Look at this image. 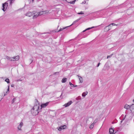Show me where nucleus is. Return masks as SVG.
I'll list each match as a JSON object with an SVG mask.
<instances>
[{
	"instance_id": "obj_1",
	"label": "nucleus",
	"mask_w": 134,
	"mask_h": 134,
	"mask_svg": "<svg viewBox=\"0 0 134 134\" xmlns=\"http://www.w3.org/2000/svg\"><path fill=\"white\" fill-rule=\"evenodd\" d=\"M40 105L39 104L35 105L33 108L31 109V113L34 115H37L40 110Z\"/></svg>"
},
{
	"instance_id": "obj_2",
	"label": "nucleus",
	"mask_w": 134,
	"mask_h": 134,
	"mask_svg": "<svg viewBox=\"0 0 134 134\" xmlns=\"http://www.w3.org/2000/svg\"><path fill=\"white\" fill-rule=\"evenodd\" d=\"M49 12L48 11H42L38 13L37 14L34 15L33 16V19H35L37 18L38 16L44 14H46L48 13Z\"/></svg>"
},
{
	"instance_id": "obj_3",
	"label": "nucleus",
	"mask_w": 134,
	"mask_h": 134,
	"mask_svg": "<svg viewBox=\"0 0 134 134\" xmlns=\"http://www.w3.org/2000/svg\"><path fill=\"white\" fill-rule=\"evenodd\" d=\"M8 6V3H7L5 2L3 4L2 10L4 11H5Z\"/></svg>"
},
{
	"instance_id": "obj_4",
	"label": "nucleus",
	"mask_w": 134,
	"mask_h": 134,
	"mask_svg": "<svg viewBox=\"0 0 134 134\" xmlns=\"http://www.w3.org/2000/svg\"><path fill=\"white\" fill-rule=\"evenodd\" d=\"M35 13L34 12H28L26 14V15L29 17L31 16L33 14H35Z\"/></svg>"
},
{
	"instance_id": "obj_5",
	"label": "nucleus",
	"mask_w": 134,
	"mask_h": 134,
	"mask_svg": "<svg viewBox=\"0 0 134 134\" xmlns=\"http://www.w3.org/2000/svg\"><path fill=\"white\" fill-rule=\"evenodd\" d=\"M12 58L13 59L11 60V61H16L19 60V57L18 55L12 57Z\"/></svg>"
},
{
	"instance_id": "obj_6",
	"label": "nucleus",
	"mask_w": 134,
	"mask_h": 134,
	"mask_svg": "<svg viewBox=\"0 0 134 134\" xmlns=\"http://www.w3.org/2000/svg\"><path fill=\"white\" fill-rule=\"evenodd\" d=\"M66 126L65 125L60 126L58 129L59 131H60L66 128Z\"/></svg>"
},
{
	"instance_id": "obj_7",
	"label": "nucleus",
	"mask_w": 134,
	"mask_h": 134,
	"mask_svg": "<svg viewBox=\"0 0 134 134\" xmlns=\"http://www.w3.org/2000/svg\"><path fill=\"white\" fill-rule=\"evenodd\" d=\"M111 26H108V25L105 26L104 29V31L105 32H107L111 29Z\"/></svg>"
},
{
	"instance_id": "obj_8",
	"label": "nucleus",
	"mask_w": 134,
	"mask_h": 134,
	"mask_svg": "<svg viewBox=\"0 0 134 134\" xmlns=\"http://www.w3.org/2000/svg\"><path fill=\"white\" fill-rule=\"evenodd\" d=\"M49 102L42 104L41 105V109L42 108L46 107L49 104Z\"/></svg>"
},
{
	"instance_id": "obj_9",
	"label": "nucleus",
	"mask_w": 134,
	"mask_h": 134,
	"mask_svg": "<svg viewBox=\"0 0 134 134\" xmlns=\"http://www.w3.org/2000/svg\"><path fill=\"white\" fill-rule=\"evenodd\" d=\"M72 103V101H70L67 103L65 104L64 106H65V107H67L70 105Z\"/></svg>"
},
{
	"instance_id": "obj_10",
	"label": "nucleus",
	"mask_w": 134,
	"mask_h": 134,
	"mask_svg": "<svg viewBox=\"0 0 134 134\" xmlns=\"http://www.w3.org/2000/svg\"><path fill=\"white\" fill-rule=\"evenodd\" d=\"M130 109L131 111L134 112V104L130 106Z\"/></svg>"
},
{
	"instance_id": "obj_11",
	"label": "nucleus",
	"mask_w": 134,
	"mask_h": 134,
	"mask_svg": "<svg viewBox=\"0 0 134 134\" xmlns=\"http://www.w3.org/2000/svg\"><path fill=\"white\" fill-rule=\"evenodd\" d=\"M23 123L22 122H21L18 127V129L19 130H21V127L23 126Z\"/></svg>"
},
{
	"instance_id": "obj_12",
	"label": "nucleus",
	"mask_w": 134,
	"mask_h": 134,
	"mask_svg": "<svg viewBox=\"0 0 134 134\" xmlns=\"http://www.w3.org/2000/svg\"><path fill=\"white\" fill-rule=\"evenodd\" d=\"M79 77V79L80 81V83H82L83 82V80L82 77L79 76H78Z\"/></svg>"
},
{
	"instance_id": "obj_13",
	"label": "nucleus",
	"mask_w": 134,
	"mask_h": 134,
	"mask_svg": "<svg viewBox=\"0 0 134 134\" xmlns=\"http://www.w3.org/2000/svg\"><path fill=\"white\" fill-rule=\"evenodd\" d=\"M109 132L110 134H113L114 130L112 128L110 129Z\"/></svg>"
},
{
	"instance_id": "obj_14",
	"label": "nucleus",
	"mask_w": 134,
	"mask_h": 134,
	"mask_svg": "<svg viewBox=\"0 0 134 134\" xmlns=\"http://www.w3.org/2000/svg\"><path fill=\"white\" fill-rule=\"evenodd\" d=\"M81 19V18H79V19H77L76 20H75V21H74L73 22V23L71 25H70V26H71L72 25L74 24L75 23H76V22H77L79 20Z\"/></svg>"
},
{
	"instance_id": "obj_15",
	"label": "nucleus",
	"mask_w": 134,
	"mask_h": 134,
	"mask_svg": "<svg viewBox=\"0 0 134 134\" xmlns=\"http://www.w3.org/2000/svg\"><path fill=\"white\" fill-rule=\"evenodd\" d=\"M67 80V79L66 78H63L62 80V83H65L66 82Z\"/></svg>"
},
{
	"instance_id": "obj_16",
	"label": "nucleus",
	"mask_w": 134,
	"mask_h": 134,
	"mask_svg": "<svg viewBox=\"0 0 134 134\" xmlns=\"http://www.w3.org/2000/svg\"><path fill=\"white\" fill-rule=\"evenodd\" d=\"M124 108L127 109L129 108L130 109V106L127 104H125L124 106Z\"/></svg>"
},
{
	"instance_id": "obj_17",
	"label": "nucleus",
	"mask_w": 134,
	"mask_h": 134,
	"mask_svg": "<svg viewBox=\"0 0 134 134\" xmlns=\"http://www.w3.org/2000/svg\"><path fill=\"white\" fill-rule=\"evenodd\" d=\"M88 94L87 92H83L82 94V96L83 97H84L86 96L87 94Z\"/></svg>"
},
{
	"instance_id": "obj_18",
	"label": "nucleus",
	"mask_w": 134,
	"mask_h": 134,
	"mask_svg": "<svg viewBox=\"0 0 134 134\" xmlns=\"http://www.w3.org/2000/svg\"><path fill=\"white\" fill-rule=\"evenodd\" d=\"M9 85L8 86V88L7 89V91L5 93H4V95L5 96L7 95L8 93V91H9Z\"/></svg>"
},
{
	"instance_id": "obj_19",
	"label": "nucleus",
	"mask_w": 134,
	"mask_h": 134,
	"mask_svg": "<svg viewBox=\"0 0 134 134\" xmlns=\"http://www.w3.org/2000/svg\"><path fill=\"white\" fill-rule=\"evenodd\" d=\"M94 122H96L95 121H94V122L90 126V129H92L93 128L94 124Z\"/></svg>"
},
{
	"instance_id": "obj_20",
	"label": "nucleus",
	"mask_w": 134,
	"mask_h": 134,
	"mask_svg": "<svg viewBox=\"0 0 134 134\" xmlns=\"http://www.w3.org/2000/svg\"><path fill=\"white\" fill-rule=\"evenodd\" d=\"M6 59H7L10 60L11 61V60L12 59H13L12 57H8V56H6Z\"/></svg>"
},
{
	"instance_id": "obj_21",
	"label": "nucleus",
	"mask_w": 134,
	"mask_h": 134,
	"mask_svg": "<svg viewBox=\"0 0 134 134\" xmlns=\"http://www.w3.org/2000/svg\"><path fill=\"white\" fill-rule=\"evenodd\" d=\"M69 26H66L65 27H63L62 28H61L60 29L58 32L61 31H62L63 30L65 29L67 27Z\"/></svg>"
},
{
	"instance_id": "obj_22",
	"label": "nucleus",
	"mask_w": 134,
	"mask_h": 134,
	"mask_svg": "<svg viewBox=\"0 0 134 134\" xmlns=\"http://www.w3.org/2000/svg\"><path fill=\"white\" fill-rule=\"evenodd\" d=\"M76 1V0H74L73 1H71L69 2H68V3L71 4H74L75 2Z\"/></svg>"
},
{
	"instance_id": "obj_23",
	"label": "nucleus",
	"mask_w": 134,
	"mask_h": 134,
	"mask_svg": "<svg viewBox=\"0 0 134 134\" xmlns=\"http://www.w3.org/2000/svg\"><path fill=\"white\" fill-rule=\"evenodd\" d=\"M69 85L72 87H75L77 86V85H74L72 84L71 82H70L69 83Z\"/></svg>"
},
{
	"instance_id": "obj_24",
	"label": "nucleus",
	"mask_w": 134,
	"mask_h": 134,
	"mask_svg": "<svg viewBox=\"0 0 134 134\" xmlns=\"http://www.w3.org/2000/svg\"><path fill=\"white\" fill-rule=\"evenodd\" d=\"M15 0H9V1H8V2H9L10 5H12V3Z\"/></svg>"
},
{
	"instance_id": "obj_25",
	"label": "nucleus",
	"mask_w": 134,
	"mask_h": 134,
	"mask_svg": "<svg viewBox=\"0 0 134 134\" xmlns=\"http://www.w3.org/2000/svg\"><path fill=\"white\" fill-rule=\"evenodd\" d=\"M5 81H6L8 83H10L9 79H7L5 80Z\"/></svg>"
},
{
	"instance_id": "obj_26",
	"label": "nucleus",
	"mask_w": 134,
	"mask_h": 134,
	"mask_svg": "<svg viewBox=\"0 0 134 134\" xmlns=\"http://www.w3.org/2000/svg\"><path fill=\"white\" fill-rule=\"evenodd\" d=\"M116 25V24H115L114 23H111V24H110L108 25V26H111V25H112V26H115Z\"/></svg>"
},
{
	"instance_id": "obj_27",
	"label": "nucleus",
	"mask_w": 134,
	"mask_h": 134,
	"mask_svg": "<svg viewBox=\"0 0 134 134\" xmlns=\"http://www.w3.org/2000/svg\"><path fill=\"white\" fill-rule=\"evenodd\" d=\"M77 14H84L83 12L81 11L80 13H78Z\"/></svg>"
},
{
	"instance_id": "obj_28",
	"label": "nucleus",
	"mask_w": 134,
	"mask_h": 134,
	"mask_svg": "<svg viewBox=\"0 0 134 134\" xmlns=\"http://www.w3.org/2000/svg\"><path fill=\"white\" fill-rule=\"evenodd\" d=\"M113 55V54H111L110 55H108L107 57V58L108 59L109 57H111L112 55Z\"/></svg>"
},
{
	"instance_id": "obj_29",
	"label": "nucleus",
	"mask_w": 134,
	"mask_h": 134,
	"mask_svg": "<svg viewBox=\"0 0 134 134\" xmlns=\"http://www.w3.org/2000/svg\"><path fill=\"white\" fill-rule=\"evenodd\" d=\"M94 27H91V28H87V29H86V30H89L90 29L93 28Z\"/></svg>"
},
{
	"instance_id": "obj_30",
	"label": "nucleus",
	"mask_w": 134,
	"mask_h": 134,
	"mask_svg": "<svg viewBox=\"0 0 134 134\" xmlns=\"http://www.w3.org/2000/svg\"><path fill=\"white\" fill-rule=\"evenodd\" d=\"M15 98L13 99V100H12V104L15 101Z\"/></svg>"
},
{
	"instance_id": "obj_31",
	"label": "nucleus",
	"mask_w": 134,
	"mask_h": 134,
	"mask_svg": "<svg viewBox=\"0 0 134 134\" xmlns=\"http://www.w3.org/2000/svg\"><path fill=\"white\" fill-rule=\"evenodd\" d=\"M59 74V72H55L54 73V75H55V74Z\"/></svg>"
},
{
	"instance_id": "obj_32",
	"label": "nucleus",
	"mask_w": 134,
	"mask_h": 134,
	"mask_svg": "<svg viewBox=\"0 0 134 134\" xmlns=\"http://www.w3.org/2000/svg\"><path fill=\"white\" fill-rule=\"evenodd\" d=\"M124 120V119H123L121 121H120V123H121L122 122V121Z\"/></svg>"
},
{
	"instance_id": "obj_33",
	"label": "nucleus",
	"mask_w": 134,
	"mask_h": 134,
	"mask_svg": "<svg viewBox=\"0 0 134 134\" xmlns=\"http://www.w3.org/2000/svg\"><path fill=\"white\" fill-rule=\"evenodd\" d=\"M100 64V63H99L98 64V65H97V67L99 66V65Z\"/></svg>"
},
{
	"instance_id": "obj_34",
	"label": "nucleus",
	"mask_w": 134,
	"mask_h": 134,
	"mask_svg": "<svg viewBox=\"0 0 134 134\" xmlns=\"http://www.w3.org/2000/svg\"><path fill=\"white\" fill-rule=\"evenodd\" d=\"M80 97H80V96H79V97H78V99H80Z\"/></svg>"
},
{
	"instance_id": "obj_35",
	"label": "nucleus",
	"mask_w": 134,
	"mask_h": 134,
	"mask_svg": "<svg viewBox=\"0 0 134 134\" xmlns=\"http://www.w3.org/2000/svg\"><path fill=\"white\" fill-rule=\"evenodd\" d=\"M11 86L12 87H13V85H11Z\"/></svg>"
},
{
	"instance_id": "obj_36",
	"label": "nucleus",
	"mask_w": 134,
	"mask_h": 134,
	"mask_svg": "<svg viewBox=\"0 0 134 134\" xmlns=\"http://www.w3.org/2000/svg\"><path fill=\"white\" fill-rule=\"evenodd\" d=\"M87 30H84L83 31V32H85V31H86Z\"/></svg>"
},
{
	"instance_id": "obj_37",
	"label": "nucleus",
	"mask_w": 134,
	"mask_h": 134,
	"mask_svg": "<svg viewBox=\"0 0 134 134\" xmlns=\"http://www.w3.org/2000/svg\"><path fill=\"white\" fill-rule=\"evenodd\" d=\"M133 102L134 103V99L133 100Z\"/></svg>"
},
{
	"instance_id": "obj_38",
	"label": "nucleus",
	"mask_w": 134,
	"mask_h": 134,
	"mask_svg": "<svg viewBox=\"0 0 134 134\" xmlns=\"http://www.w3.org/2000/svg\"><path fill=\"white\" fill-rule=\"evenodd\" d=\"M32 2H33L34 1V0H32Z\"/></svg>"
}]
</instances>
